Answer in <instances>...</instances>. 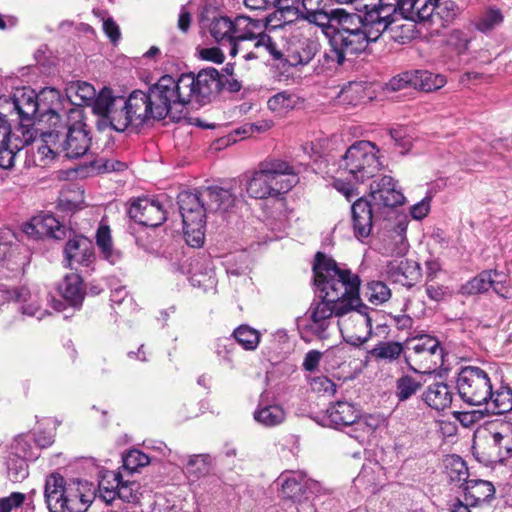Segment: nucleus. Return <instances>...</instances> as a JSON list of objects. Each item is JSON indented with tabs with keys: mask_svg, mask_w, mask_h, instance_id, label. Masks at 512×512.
I'll list each match as a JSON object with an SVG mask.
<instances>
[{
	"mask_svg": "<svg viewBox=\"0 0 512 512\" xmlns=\"http://www.w3.org/2000/svg\"><path fill=\"white\" fill-rule=\"evenodd\" d=\"M222 86L221 75L213 67L204 68L196 75L182 74L178 78L164 75L146 93L152 119H164L173 109L180 111V108L192 102L206 104Z\"/></svg>",
	"mask_w": 512,
	"mask_h": 512,
	"instance_id": "obj_1",
	"label": "nucleus"
},
{
	"mask_svg": "<svg viewBox=\"0 0 512 512\" xmlns=\"http://www.w3.org/2000/svg\"><path fill=\"white\" fill-rule=\"evenodd\" d=\"M314 24L321 28L328 39L320 62L325 69L333 70L346 64L351 65L359 57L357 50L362 34L358 31V18L344 10L336 9L330 13L323 10H309L302 23Z\"/></svg>",
	"mask_w": 512,
	"mask_h": 512,
	"instance_id": "obj_2",
	"label": "nucleus"
},
{
	"mask_svg": "<svg viewBox=\"0 0 512 512\" xmlns=\"http://www.w3.org/2000/svg\"><path fill=\"white\" fill-rule=\"evenodd\" d=\"M240 190L241 188L237 185L232 186L231 189L210 186L195 193L182 192L178 195L183 230L188 245L200 247L203 244L205 214L226 212L234 207L241 198V194H237Z\"/></svg>",
	"mask_w": 512,
	"mask_h": 512,
	"instance_id": "obj_3",
	"label": "nucleus"
},
{
	"mask_svg": "<svg viewBox=\"0 0 512 512\" xmlns=\"http://www.w3.org/2000/svg\"><path fill=\"white\" fill-rule=\"evenodd\" d=\"M149 98L140 90L133 91L128 97L116 95L110 88L104 87L94 101L93 113L98 117V130L110 128L124 132L127 128H138L152 119L147 105Z\"/></svg>",
	"mask_w": 512,
	"mask_h": 512,
	"instance_id": "obj_4",
	"label": "nucleus"
},
{
	"mask_svg": "<svg viewBox=\"0 0 512 512\" xmlns=\"http://www.w3.org/2000/svg\"><path fill=\"white\" fill-rule=\"evenodd\" d=\"M318 297L336 305V309L360 305V278L349 269L340 268L325 254L318 252L313 264Z\"/></svg>",
	"mask_w": 512,
	"mask_h": 512,
	"instance_id": "obj_5",
	"label": "nucleus"
},
{
	"mask_svg": "<svg viewBox=\"0 0 512 512\" xmlns=\"http://www.w3.org/2000/svg\"><path fill=\"white\" fill-rule=\"evenodd\" d=\"M298 180L289 163L280 159H270L259 163L255 170L245 175L244 188L248 196L254 199L276 198L289 192ZM235 185L241 188L237 191V194H241L237 204L243 200V185L234 182L228 189Z\"/></svg>",
	"mask_w": 512,
	"mask_h": 512,
	"instance_id": "obj_6",
	"label": "nucleus"
},
{
	"mask_svg": "<svg viewBox=\"0 0 512 512\" xmlns=\"http://www.w3.org/2000/svg\"><path fill=\"white\" fill-rule=\"evenodd\" d=\"M369 200L357 199L351 207L354 235L357 239L367 238L372 230L373 219L385 214L397 205H401L404 196L396 189L395 182L390 176H383L370 186Z\"/></svg>",
	"mask_w": 512,
	"mask_h": 512,
	"instance_id": "obj_7",
	"label": "nucleus"
},
{
	"mask_svg": "<svg viewBox=\"0 0 512 512\" xmlns=\"http://www.w3.org/2000/svg\"><path fill=\"white\" fill-rule=\"evenodd\" d=\"M48 121L52 129L48 131V142L67 158H79L89 149L91 138L83 121V112L80 108H70L63 113L54 108L48 110Z\"/></svg>",
	"mask_w": 512,
	"mask_h": 512,
	"instance_id": "obj_8",
	"label": "nucleus"
},
{
	"mask_svg": "<svg viewBox=\"0 0 512 512\" xmlns=\"http://www.w3.org/2000/svg\"><path fill=\"white\" fill-rule=\"evenodd\" d=\"M352 6L359 13L354 15L358 18V31L362 34L357 46L361 55L394 22L396 8L394 4L384 3L383 0H354Z\"/></svg>",
	"mask_w": 512,
	"mask_h": 512,
	"instance_id": "obj_9",
	"label": "nucleus"
},
{
	"mask_svg": "<svg viewBox=\"0 0 512 512\" xmlns=\"http://www.w3.org/2000/svg\"><path fill=\"white\" fill-rule=\"evenodd\" d=\"M477 433L491 440L492 446L489 451H479V446H473V455L476 459L484 464L491 465L494 463H503L512 456V423L495 419L486 422Z\"/></svg>",
	"mask_w": 512,
	"mask_h": 512,
	"instance_id": "obj_10",
	"label": "nucleus"
},
{
	"mask_svg": "<svg viewBox=\"0 0 512 512\" xmlns=\"http://www.w3.org/2000/svg\"><path fill=\"white\" fill-rule=\"evenodd\" d=\"M379 149L370 141H357L342 157L340 169L348 173L355 182L372 178L382 167Z\"/></svg>",
	"mask_w": 512,
	"mask_h": 512,
	"instance_id": "obj_11",
	"label": "nucleus"
},
{
	"mask_svg": "<svg viewBox=\"0 0 512 512\" xmlns=\"http://www.w3.org/2000/svg\"><path fill=\"white\" fill-rule=\"evenodd\" d=\"M337 325L345 342L360 346L367 342L372 334V316L375 313L367 305H351L337 309Z\"/></svg>",
	"mask_w": 512,
	"mask_h": 512,
	"instance_id": "obj_12",
	"label": "nucleus"
},
{
	"mask_svg": "<svg viewBox=\"0 0 512 512\" xmlns=\"http://www.w3.org/2000/svg\"><path fill=\"white\" fill-rule=\"evenodd\" d=\"M8 117L0 115V166L2 169L13 167L17 153L29 145L36 133V129L32 125L23 123L13 131Z\"/></svg>",
	"mask_w": 512,
	"mask_h": 512,
	"instance_id": "obj_13",
	"label": "nucleus"
},
{
	"mask_svg": "<svg viewBox=\"0 0 512 512\" xmlns=\"http://www.w3.org/2000/svg\"><path fill=\"white\" fill-rule=\"evenodd\" d=\"M408 345L407 361L415 372L431 373L443 364V349L436 338L422 335Z\"/></svg>",
	"mask_w": 512,
	"mask_h": 512,
	"instance_id": "obj_14",
	"label": "nucleus"
},
{
	"mask_svg": "<svg viewBox=\"0 0 512 512\" xmlns=\"http://www.w3.org/2000/svg\"><path fill=\"white\" fill-rule=\"evenodd\" d=\"M457 389L465 402L481 405L486 403L491 395L492 385L484 370L475 366H466L458 373Z\"/></svg>",
	"mask_w": 512,
	"mask_h": 512,
	"instance_id": "obj_15",
	"label": "nucleus"
},
{
	"mask_svg": "<svg viewBox=\"0 0 512 512\" xmlns=\"http://www.w3.org/2000/svg\"><path fill=\"white\" fill-rule=\"evenodd\" d=\"M271 30V26L267 27L268 33L249 37L245 39V43L242 48L236 47V42L231 44L229 54L231 56L241 55V58L245 61L255 59H265L270 56L274 60H280L283 58V47L277 40L279 34H274Z\"/></svg>",
	"mask_w": 512,
	"mask_h": 512,
	"instance_id": "obj_16",
	"label": "nucleus"
},
{
	"mask_svg": "<svg viewBox=\"0 0 512 512\" xmlns=\"http://www.w3.org/2000/svg\"><path fill=\"white\" fill-rule=\"evenodd\" d=\"M337 313L336 305L330 301L323 298L314 300L305 315L298 320V327L304 333L326 339Z\"/></svg>",
	"mask_w": 512,
	"mask_h": 512,
	"instance_id": "obj_17",
	"label": "nucleus"
},
{
	"mask_svg": "<svg viewBox=\"0 0 512 512\" xmlns=\"http://www.w3.org/2000/svg\"><path fill=\"white\" fill-rule=\"evenodd\" d=\"M38 107V96L30 88L17 89L13 97L0 96V115L15 113L22 122L32 119Z\"/></svg>",
	"mask_w": 512,
	"mask_h": 512,
	"instance_id": "obj_18",
	"label": "nucleus"
},
{
	"mask_svg": "<svg viewBox=\"0 0 512 512\" xmlns=\"http://www.w3.org/2000/svg\"><path fill=\"white\" fill-rule=\"evenodd\" d=\"M0 300L2 303L15 302L20 305V312L23 315L42 319L45 311L41 310L40 297L37 290H30L22 287H8L0 284Z\"/></svg>",
	"mask_w": 512,
	"mask_h": 512,
	"instance_id": "obj_19",
	"label": "nucleus"
},
{
	"mask_svg": "<svg viewBox=\"0 0 512 512\" xmlns=\"http://www.w3.org/2000/svg\"><path fill=\"white\" fill-rule=\"evenodd\" d=\"M130 218L147 227L160 226L166 220V211L159 200L138 198L128 210Z\"/></svg>",
	"mask_w": 512,
	"mask_h": 512,
	"instance_id": "obj_20",
	"label": "nucleus"
},
{
	"mask_svg": "<svg viewBox=\"0 0 512 512\" xmlns=\"http://www.w3.org/2000/svg\"><path fill=\"white\" fill-rule=\"evenodd\" d=\"M278 482L281 486V495L293 503H301L302 498L308 499L307 490L316 488L318 484L306 478L302 472L282 473Z\"/></svg>",
	"mask_w": 512,
	"mask_h": 512,
	"instance_id": "obj_21",
	"label": "nucleus"
},
{
	"mask_svg": "<svg viewBox=\"0 0 512 512\" xmlns=\"http://www.w3.org/2000/svg\"><path fill=\"white\" fill-rule=\"evenodd\" d=\"M304 0H276L273 6L277 8L275 13L267 18V25L271 26L274 34L287 32L294 20H298L300 7Z\"/></svg>",
	"mask_w": 512,
	"mask_h": 512,
	"instance_id": "obj_22",
	"label": "nucleus"
},
{
	"mask_svg": "<svg viewBox=\"0 0 512 512\" xmlns=\"http://www.w3.org/2000/svg\"><path fill=\"white\" fill-rule=\"evenodd\" d=\"M65 259L68 267L80 265L88 267L95 260L94 246L90 239L82 235H75L69 238L64 249Z\"/></svg>",
	"mask_w": 512,
	"mask_h": 512,
	"instance_id": "obj_23",
	"label": "nucleus"
},
{
	"mask_svg": "<svg viewBox=\"0 0 512 512\" xmlns=\"http://www.w3.org/2000/svg\"><path fill=\"white\" fill-rule=\"evenodd\" d=\"M24 232L32 237L48 236L54 239H62L66 236L63 225L51 214H39L25 224Z\"/></svg>",
	"mask_w": 512,
	"mask_h": 512,
	"instance_id": "obj_24",
	"label": "nucleus"
},
{
	"mask_svg": "<svg viewBox=\"0 0 512 512\" xmlns=\"http://www.w3.org/2000/svg\"><path fill=\"white\" fill-rule=\"evenodd\" d=\"M279 43L283 47V57L291 66L308 64L314 58L318 49L317 43L308 38L292 41L287 47L282 41Z\"/></svg>",
	"mask_w": 512,
	"mask_h": 512,
	"instance_id": "obj_25",
	"label": "nucleus"
},
{
	"mask_svg": "<svg viewBox=\"0 0 512 512\" xmlns=\"http://www.w3.org/2000/svg\"><path fill=\"white\" fill-rule=\"evenodd\" d=\"M316 423L324 428H330L346 433L352 438L359 439L370 433L374 428L368 423L367 418H354L345 421L344 418H313Z\"/></svg>",
	"mask_w": 512,
	"mask_h": 512,
	"instance_id": "obj_26",
	"label": "nucleus"
},
{
	"mask_svg": "<svg viewBox=\"0 0 512 512\" xmlns=\"http://www.w3.org/2000/svg\"><path fill=\"white\" fill-rule=\"evenodd\" d=\"M464 500L471 507L490 502L495 496V487L492 482L483 479H469L460 486Z\"/></svg>",
	"mask_w": 512,
	"mask_h": 512,
	"instance_id": "obj_27",
	"label": "nucleus"
},
{
	"mask_svg": "<svg viewBox=\"0 0 512 512\" xmlns=\"http://www.w3.org/2000/svg\"><path fill=\"white\" fill-rule=\"evenodd\" d=\"M68 481L59 473H51L46 477L44 497L50 512H63L62 502L65 499Z\"/></svg>",
	"mask_w": 512,
	"mask_h": 512,
	"instance_id": "obj_28",
	"label": "nucleus"
},
{
	"mask_svg": "<svg viewBox=\"0 0 512 512\" xmlns=\"http://www.w3.org/2000/svg\"><path fill=\"white\" fill-rule=\"evenodd\" d=\"M394 6L403 18L413 22H429L435 8L432 0H397Z\"/></svg>",
	"mask_w": 512,
	"mask_h": 512,
	"instance_id": "obj_29",
	"label": "nucleus"
},
{
	"mask_svg": "<svg viewBox=\"0 0 512 512\" xmlns=\"http://www.w3.org/2000/svg\"><path fill=\"white\" fill-rule=\"evenodd\" d=\"M268 25L262 20L252 19L248 16H238L233 20V36L232 42H236V47L242 48L245 39L257 35L264 34V28L267 29Z\"/></svg>",
	"mask_w": 512,
	"mask_h": 512,
	"instance_id": "obj_30",
	"label": "nucleus"
},
{
	"mask_svg": "<svg viewBox=\"0 0 512 512\" xmlns=\"http://www.w3.org/2000/svg\"><path fill=\"white\" fill-rule=\"evenodd\" d=\"M37 131L33 140L29 144H33L36 151L32 152L31 158L28 159V165L39 167H46L52 163L60 151L53 145V142H48V132L42 133L40 138H37Z\"/></svg>",
	"mask_w": 512,
	"mask_h": 512,
	"instance_id": "obj_31",
	"label": "nucleus"
},
{
	"mask_svg": "<svg viewBox=\"0 0 512 512\" xmlns=\"http://www.w3.org/2000/svg\"><path fill=\"white\" fill-rule=\"evenodd\" d=\"M434 15L429 20L432 24L447 26L454 22L460 15L464 5V0H432Z\"/></svg>",
	"mask_w": 512,
	"mask_h": 512,
	"instance_id": "obj_32",
	"label": "nucleus"
},
{
	"mask_svg": "<svg viewBox=\"0 0 512 512\" xmlns=\"http://www.w3.org/2000/svg\"><path fill=\"white\" fill-rule=\"evenodd\" d=\"M90 504V497L81 490V481L69 480L65 499L61 504V506L63 505V512H85Z\"/></svg>",
	"mask_w": 512,
	"mask_h": 512,
	"instance_id": "obj_33",
	"label": "nucleus"
},
{
	"mask_svg": "<svg viewBox=\"0 0 512 512\" xmlns=\"http://www.w3.org/2000/svg\"><path fill=\"white\" fill-rule=\"evenodd\" d=\"M386 274L394 282L405 285L408 280H414L418 277L419 266L415 261L397 258L387 264Z\"/></svg>",
	"mask_w": 512,
	"mask_h": 512,
	"instance_id": "obj_34",
	"label": "nucleus"
},
{
	"mask_svg": "<svg viewBox=\"0 0 512 512\" xmlns=\"http://www.w3.org/2000/svg\"><path fill=\"white\" fill-rule=\"evenodd\" d=\"M59 293L73 307H79L84 299L82 279L76 273L65 276L58 287Z\"/></svg>",
	"mask_w": 512,
	"mask_h": 512,
	"instance_id": "obj_35",
	"label": "nucleus"
},
{
	"mask_svg": "<svg viewBox=\"0 0 512 512\" xmlns=\"http://www.w3.org/2000/svg\"><path fill=\"white\" fill-rule=\"evenodd\" d=\"M40 451L32 433L17 436L11 445V454L27 461L37 460Z\"/></svg>",
	"mask_w": 512,
	"mask_h": 512,
	"instance_id": "obj_36",
	"label": "nucleus"
},
{
	"mask_svg": "<svg viewBox=\"0 0 512 512\" xmlns=\"http://www.w3.org/2000/svg\"><path fill=\"white\" fill-rule=\"evenodd\" d=\"M67 97L77 105L86 104L94 106L98 94L93 85L88 82H71L66 88Z\"/></svg>",
	"mask_w": 512,
	"mask_h": 512,
	"instance_id": "obj_37",
	"label": "nucleus"
},
{
	"mask_svg": "<svg viewBox=\"0 0 512 512\" xmlns=\"http://www.w3.org/2000/svg\"><path fill=\"white\" fill-rule=\"evenodd\" d=\"M402 352L403 346L399 342L381 341L368 351L367 358L389 363L398 359Z\"/></svg>",
	"mask_w": 512,
	"mask_h": 512,
	"instance_id": "obj_38",
	"label": "nucleus"
},
{
	"mask_svg": "<svg viewBox=\"0 0 512 512\" xmlns=\"http://www.w3.org/2000/svg\"><path fill=\"white\" fill-rule=\"evenodd\" d=\"M424 399L430 407L440 411L451 404L452 396L446 384L434 383L428 387Z\"/></svg>",
	"mask_w": 512,
	"mask_h": 512,
	"instance_id": "obj_39",
	"label": "nucleus"
},
{
	"mask_svg": "<svg viewBox=\"0 0 512 512\" xmlns=\"http://www.w3.org/2000/svg\"><path fill=\"white\" fill-rule=\"evenodd\" d=\"M445 472L451 483L459 487L468 481L469 470L466 462L458 455H449L444 459Z\"/></svg>",
	"mask_w": 512,
	"mask_h": 512,
	"instance_id": "obj_40",
	"label": "nucleus"
},
{
	"mask_svg": "<svg viewBox=\"0 0 512 512\" xmlns=\"http://www.w3.org/2000/svg\"><path fill=\"white\" fill-rule=\"evenodd\" d=\"M490 402H486L489 407L487 411L494 415H502L512 410V390L504 387L497 390L495 393L491 391L488 397Z\"/></svg>",
	"mask_w": 512,
	"mask_h": 512,
	"instance_id": "obj_41",
	"label": "nucleus"
},
{
	"mask_svg": "<svg viewBox=\"0 0 512 512\" xmlns=\"http://www.w3.org/2000/svg\"><path fill=\"white\" fill-rule=\"evenodd\" d=\"M211 36L221 45H227L230 49L233 36V20L228 17L213 19L209 28Z\"/></svg>",
	"mask_w": 512,
	"mask_h": 512,
	"instance_id": "obj_42",
	"label": "nucleus"
},
{
	"mask_svg": "<svg viewBox=\"0 0 512 512\" xmlns=\"http://www.w3.org/2000/svg\"><path fill=\"white\" fill-rule=\"evenodd\" d=\"M414 78V88L426 92L438 90L446 84V78L443 75L426 70H415Z\"/></svg>",
	"mask_w": 512,
	"mask_h": 512,
	"instance_id": "obj_43",
	"label": "nucleus"
},
{
	"mask_svg": "<svg viewBox=\"0 0 512 512\" xmlns=\"http://www.w3.org/2000/svg\"><path fill=\"white\" fill-rule=\"evenodd\" d=\"M233 337L243 349L254 351L260 343L261 334L249 325H240L233 331Z\"/></svg>",
	"mask_w": 512,
	"mask_h": 512,
	"instance_id": "obj_44",
	"label": "nucleus"
},
{
	"mask_svg": "<svg viewBox=\"0 0 512 512\" xmlns=\"http://www.w3.org/2000/svg\"><path fill=\"white\" fill-rule=\"evenodd\" d=\"M493 272L494 271L481 272L461 287V293L473 295L488 291L491 285H493Z\"/></svg>",
	"mask_w": 512,
	"mask_h": 512,
	"instance_id": "obj_45",
	"label": "nucleus"
},
{
	"mask_svg": "<svg viewBox=\"0 0 512 512\" xmlns=\"http://www.w3.org/2000/svg\"><path fill=\"white\" fill-rule=\"evenodd\" d=\"M297 103V98L295 95L283 91L279 92L272 97L269 98L267 105L269 110L277 114H284L289 110L293 109Z\"/></svg>",
	"mask_w": 512,
	"mask_h": 512,
	"instance_id": "obj_46",
	"label": "nucleus"
},
{
	"mask_svg": "<svg viewBox=\"0 0 512 512\" xmlns=\"http://www.w3.org/2000/svg\"><path fill=\"white\" fill-rule=\"evenodd\" d=\"M503 22V15L499 9L487 8L477 18L475 22L476 28L487 33L498 27Z\"/></svg>",
	"mask_w": 512,
	"mask_h": 512,
	"instance_id": "obj_47",
	"label": "nucleus"
},
{
	"mask_svg": "<svg viewBox=\"0 0 512 512\" xmlns=\"http://www.w3.org/2000/svg\"><path fill=\"white\" fill-rule=\"evenodd\" d=\"M365 296L373 305H381L391 297V290L382 281H372L367 284Z\"/></svg>",
	"mask_w": 512,
	"mask_h": 512,
	"instance_id": "obj_48",
	"label": "nucleus"
},
{
	"mask_svg": "<svg viewBox=\"0 0 512 512\" xmlns=\"http://www.w3.org/2000/svg\"><path fill=\"white\" fill-rule=\"evenodd\" d=\"M38 426L32 433L40 450L51 446L54 443L56 422L50 421L47 424L37 422Z\"/></svg>",
	"mask_w": 512,
	"mask_h": 512,
	"instance_id": "obj_49",
	"label": "nucleus"
},
{
	"mask_svg": "<svg viewBox=\"0 0 512 512\" xmlns=\"http://www.w3.org/2000/svg\"><path fill=\"white\" fill-rule=\"evenodd\" d=\"M96 243L104 257L111 263L117 259L114 253L110 229L108 226H100L96 233Z\"/></svg>",
	"mask_w": 512,
	"mask_h": 512,
	"instance_id": "obj_50",
	"label": "nucleus"
},
{
	"mask_svg": "<svg viewBox=\"0 0 512 512\" xmlns=\"http://www.w3.org/2000/svg\"><path fill=\"white\" fill-rule=\"evenodd\" d=\"M213 349L223 363L231 368L234 366L233 352L235 350V343L231 338L220 337L216 339Z\"/></svg>",
	"mask_w": 512,
	"mask_h": 512,
	"instance_id": "obj_51",
	"label": "nucleus"
},
{
	"mask_svg": "<svg viewBox=\"0 0 512 512\" xmlns=\"http://www.w3.org/2000/svg\"><path fill=\"white\" fill-rule=\"evenodd\" d=\"M8 477L12 482H21L29 474L27 460L12 455L7 462Z\"/></svg>",
	"mask_w": 512,
	"mask_h": 512,
	"instance_id": "obj_52",
	"label": "nucleus"
},
{
	"mask_svg": "<svg viewBox=\"0 0 512 512\" xmlns=\"http://www.w3.org/2000/svg\"><path fill=\"white\" fill-rule=\"evenodd\" d=\"M422 386L418 379L405 375L396 382L397 396L400 400H407L414 395Z\"/></svg>",
	"mask_w": 512,
	"mask_h": 512,
	"instance_id": "obj_53",
	"label": "nucleus"
},
{
	"mask_svg": "<svg viewBox=\"0 0 512 512\" xmlns=\"http://www.w3.org/2000/svg\"><path fill=\"white\" fill-rule=\"evenodd\" d=\"M123 467L130 472L136 471L139 467L149 464L148 455L138 449H131L123 455Z\"/></svg>",
	"mask_w": 512,
	"mask_h": 512,
	"instance_id": "obj_54",
	"label": "nucleus"
},
{
	"mask_svg": "<svg viewBox=\"0 0 512 512\" xmlns=\"http://www.w3.org/2000/svg\"><path fill=\"white\" fill-rule=\"evenodd\" d=\"M212 458L209 454H195L188 456V472L204 475L208 473Z\"/></svg>",
	"mask_w": 512,
	"mask_h": 512,
	"instance_id": "obj_55",
	"label": "nucleus"
},
{
	"mask_svg": "<svg viewBox=\"0 0 512 512\" xmlns=\"http://www.w3.org/2000/svg\"><path fill=\"white\" fill-rule=\"evenodd\" d=\"M311 389L317 393L332 395L336 391V386L328 377L320 375L308 378Z\"/></svg>",
	"mask_w": 512,
	"mask_h": 512,
	"instance_id": "obj_56",
	"label": "nucleus"
},
{
	"mask_svg": "<svg viewBox=\"0 0 512 512\" xmlns=\"http://www.w3.org/2000/svg\"><path fill=\"white\" fill-rule=\"evenodd\" d=\"M493 288L494 292L503 298H511L512 297V289L506 285V276L498 271L493 272Z\"/></svg>",
	"mask_w": 512,
	"mask_h": 512,
	"instance_id": "obj_57",
	"label": "nucleus"
},
{
	"mask_svg": "<svg viewBox=\"0 0 512 512\" xmlns=\"http://www.w3.org/2000/svg\"><path fill=\"white\" fill-rule=\"evenodd\" d=\"M25 498V494L20 492H12L9 496L0 498V512H11L13 508L21 506Z\"/></svg>",
	"mask_w": 512,
	"mask_h": 512,
	"instance_id": "obj_58",
	"label": "nucleus"
},
{
	"mask_svg": "<svg viewBox=\"0 0 512 512\" xmlns=\"http://www.w3.org/2000/svg\"><path fill=\"white\" fill-rule=\"evenodd\" d=\"M456 422H460L463 426L469 427L475 423V418H455L454 422L440 421L439 426L444 436H453L456 434Z\"/></svg>",
	"mask_w": 512,
	"mask_h": 512,
	"instance_id": "obj_59",
	"label": "nucleus"
},
{
	"mask_svg": "<svg viewBox=\"0 0 512 512\" xmlns=\"http://www.w3.org/2000/svg\"><path fill=\"white\" fill-rule=\"evenodd\" d=\"M414 79V71L404 72L392 78L389 82V86L392 90H401L408 86L414 87Z\"/></svg>",
	"mask_w": 512,
	"mask_h": 512,
	"instance_id": "obj_60",
	"label": "nucleus"
},
{
	"mask_svg": "<svg viewBox=\"0 0 512 512\" xmlns=\"http://www.w3.org/2000/svg\"><path fill=\"white\" fill-rule=\"evenodd\" d=\"M426 294L431 300L441 301L445 297L450 296L451 291L446 286L428 282L426 285Z\"/></svg>",
	"mask_w": 512,
	"mask_h": 512,
	"instance_id": "obj_61",
	"label": "nucleus"
},
{
	"mask_svg": "<svg viewBox=\"0 0 512 512\" xmlns=\"http://www.w3.org/2000/svg\"><path fill=\"white\" fill-rule=\"evenodd\" d=\"M322 359V353L318 350H310L305 354L303 360V369L309 372L315 371Z\"/></svg>",
	"mask_w": 512,
	"mask_h": 512,
	"instance_id": "obj_62",
	"label": "nucleus"
},
{
	"mask_svg": "<svg viewBox=\"0 0 512 512\" xmlns=\"http://www.w3.org/2000/svg\"><path fill=\"white\" fill-rule=\"evenodd\" d=\"M96 163L98 170L102 172L123 171L126 168V164L124 162L118 161L116 159L101 158Z\"/></svg>",
	"mask_w": 512,
	"mask_h": 512,
	"instance_id": "obj_63",
	"label": "nucleus"
},
{
	"mask_svg": "<svg viewBox=\"0 0 512 512\" xmlns=\"http://www.w3.org/2000/svg\"><path fill=\"white\" fill-rule=\"evenodd\" d=\"M390 135H391V138L395 141V143L398 146L402 147L405 152L410 150V148L412 146V142H411L410 138H407L405 136L404 129H402V128L392 129L390 131Z\"/></svg>",
	"mask_w": 512,
	"mask_h": 512,
	"instance_id": "obj_64",
	"label": "nucleus"
}]
</instances>
